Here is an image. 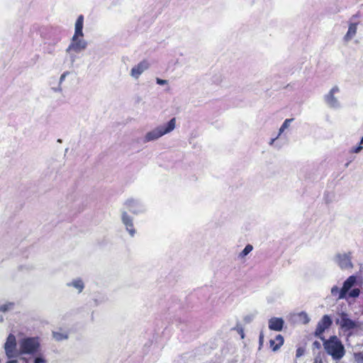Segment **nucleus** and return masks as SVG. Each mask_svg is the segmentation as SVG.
<instances>
[{"label": "nucleus", "mask_w": 363, "mask_h": 363, "mask_svg": "<svg viewBox=\"0 0 363 363\" xmlns=\"http://www.w3.org/2000/svg\"><path fill=\"white\" fill-rule=\"evenodd\" d=\"M279 137L277 136V138H273L271 140L270 143H269V145H272L274 143V142Z\"/></svg>", "instance_id": "nucleus-34"}, {"label": "nucleus", "mask_w": 363, "mask_h": 363, "mask_svg": "<svg viewBox=\"0 0 363 363\" xmlns=\"http://www.w3.org/2000/svg\"><path fill=\"white\" fill-rule=\"evenodd\" d=\"M340 289L337 286H333L331 289L330 293L333 296H339L340 295Z\"/></svg>", "instance_id": "nucleus-23"}, {"label": "nucleus", "mask_w": 363, "mask_h": 363, "mask_svg": "<svg viewBox=\"0 0 363 363\" xmlns=\"http://www.w3.org/2000/svg\"><path fill=\"white\" fill-rule=\"evenodd\" d=\"M294 120V118H287L284 121V123H282V125H281V127L279 130L278 137H279L284 133V131L290 126L291 123Z\"/></svg>", "instance_id": "nucleus-18"}, {"label": "nucleus", "mask_w": 363, "mask_h": 363, "mask_svg": "<svg viewBox=\"0 0 363 363\" xmlns=\"http://www.w3.org/2000/svg\"><path fill=\"white\" fill-rule=\"evenodd\" d=\"M124 209L129 211L134 215H139L146 212L145 203L140 199L129 198L123 203Z\"/></svg>", "instance_id": "nucleus-5"}, {"label": "nucleus", "mask_w": 363, "mask_h": 363, "mask_svg": "<svg viewBox=\"0 0 363 363\" xmlns=\"http://www.w3.org/2000/svg\"><path fill=\"white\" fill-rule=\"evenodd\" d=\"M121 222L125 227L126 231L128 233L131 238H133L136 234V230L134 227L133 218L130 216L125 209L121 210Z\"/></svg>", "instance_id": "nucleus-8"}, {"label": "nucleus", "mask_w": 363, "mask_h": 363, "mask_svg": "<svg viewBox=\"0 0 363 363\" xmlns=\"http://www.w3.org/2000/svg\"><path fill=\"white\" fill-rule=\"evenodd\" d=\"M313 347L315 348H317V349H319L320 348V343L318 342V341H315L313 343Z\"/></svg>", "instance_id": "nucleus-30"}, {"label": "nucleus", "mask_w": 363, "mask_h": 363, "mask_svg": "<svg viewBox=\"0 0 363 363\" xmlns=\"http://www.w3.org/2000/svg\"><path fill=\"white\" fill-rule=\"evenodd\" d=\"M301 350L300 349H298L297 351H296V356L297 357H299L301 355Z\"/></svg>", "instance_id": "nucleus-35"}, {"label": "nucleus", "mask_w": 363, "mask_h": 363, "mask_svg": "<svg viewBox=\"0 0 363 363\" xmlns=\"http://www.w3.org/2000/svg\"><path fill=\"white\" fill-rule=\"evenodd\" d=\"M4 322V317L2 315L0 316V323Z\"/></svg>", "instance_id": "nucleus-38"}, {"label": "nucleus", "mask_w": 363, "mask_h": 363, "mask_svg": "<svg viewBox=\"0 0 363 363\" xmlns=\"http://www.w3.org/2000/svg\"><path fill=\"white\" fill-rule=\"evenodd\" d=\"M357 277L354 275L349 277L343 283L342 287L340 290V295L337 297V300L344 299L346 298L347 293L355 285Z\"/></svg>", "instance_id": "nucleus-10"}, {"label": "nucleus", "mask_w": 363, "mask_h": 363, "mask_svg": "<svg viewBox=\"0 0 363 363\" xmlns=\"http://www.w3.org/2000/svg\"><path fill=\"white\" fill-rule=\"evenodd\" d=\"M274 340L277 342L276 345L274 347V351L275 352L284 344V337L281 335H277Z\"/></svg>", "instance_id": "nucleus-21"}, {"label": "nucleus", "mask_w": 363, "mask_h": 363, "mask_svg": "<svg viewBox=\"0 0 363 363\" xmlns=\"http://www.w3.org/2000/svg\"><path fill=\"white\" fill-rule=\"evenodd\" d=\"M340 92L337 86H333L330 91L324 96V101L327 106L330 108L338 109L341 107V104L338 99L335 96V94Z\"/></svg>", "instance_id": "nucleus-7"}, {"label": "nucleus", "mask_w": 363, "mask_h": 363, "mask_svg": "<svg viewBox=\"0 0 363 363\" xmlns=\"http://www.w3.org/2000/svg\"><path fill=\"white\" fill-rule=\"evenodd\" d=\"M83 26L84 16L80 15L78 16L75 22L74 33L71 39L69 46L66 49V52L70 55L72 62L75 60V56H74L72 53H80L84 51L88 45L87 41L83 38Z\"/></svg>", "instance_id": "nucleus-1"}, {"label": "nucleus", "mask_w": 363, "mask_h": 363, "mask_svg": "<svg viewBox=\"0 0 363 363\" xmlns=\"http://www.w3.org/2000/svg\"><path fill=\"white\" fill-rule=\"evenodd\" d=\"M46 361L43 357H36L34 359V363H45Z\"/></svg>", "instance_id": "nucleus-26"}, {"label": "nucleus", "mask_w": 363, "mask_h": 363, "mask_svg": "<svg viewBox=\"0 0 363 363\" xmlns=\"http://www.w3.org/2000/svg\"><path fill=\"white\" fill-rule=\"evenodd\" d=\"M241 337H242V338H244V335H243V333H242Z\"/></svg>", "instance_id": "nucleus-39"}, {"label": "nucleus", "mask_w": 363, "mask_h": 363, "mask_svg": "<svg viewBox=\"0 0 363 363\" xmlns=\"http://www.w3.org/2000/svg\"><path fill=\"white\" fill-rule=\"evenodd\" d=\"M362 144H363V137L361 138L360 142H359V145L361 146H362Z\"/></svg>", "instance_id": "nucleus-37"}, {"label": "nucleus", "mask_w": 363, "mask_h": 363, "mask_svg": "<svg viewBox=\"0 0 363 363\" xmlns=\"http://www.w3.org/2000/svg\"><path fill=\"white\" fill-rule=\"evenodd\" d=\"M335 262L342 269H348L352 267L351 259L347 255H337L335 258Z\"/></svg>", "instance_id": "nucleus-13"}, {"label": "nucleus", "mask_w": 363, "mask_h": 363, "mask_svg": "<svg viewBox=\"0 0 363 363\" xmlns=\"http://www.w3.org/2000/svg\"><path fill=\"white\" fill-rule=\"evenodd\" d=\"M149 67L150 63L147 60H143L131 69L130 76L137 79Z\"/></svg>", "instance_id": "nucleus-12"}, {"label": "nucleus", "mask_w": 363, "mask_h": 363, "mask_svg": "<svg viewBox=\"0 0 363 363\" xmlns=\"http://www.w3.org/2000/svg\"><path fill=\"white\" fill-rule=\"evenodd\" d=\"M360 291L359 289H353L348 292V296L351 298H357L359 296Z\"/></svg>", "instance_id": "nucleus-22"}, {"label": "nucleus", "mask_w": 363, "mask_h": 363, "mask_svg": "<svg viewBox=\"0 0 363 363\" xmlns=\"http://www.w3.org/2000/svg\"><path fill=\"white\" fill-rule=\"evenodd\" d=\"M349 165V162L346 163L345 166L347 167Z\"/></svg>", "instance_id": "nucleus-40"}, {"label": "nucleus", "mask_w": 363, "mask_h": 363, "mask_svg": "<svg viewBox=\"0 0 363 363\" xmlns=\"http://www.w3.org/2000/svg\"><path fill=\"white\" fill-rule=\"evenodd\" d=\"M6 355L9 359L16 357L20 354V350H17L16 337L13 334H9L4 344Z\"/></svg>", "instance_id": "nucleus-6"}, {"label": "nucleus", "mask_w": 363, "mask_h": 363, "mask_svg": "<svg viewBox=\"0 0 363 363\" xmlns=\"http://www.w3.org/2000/svg\"><path fill=\"white\" fill-rule=\"evenodd\" d=\"M362 149L363 147L359 145L358 146L353 147L350 152L354 153H359Z\"/></svg>", "instance_id": "nucleus-25"}, {"label": "nucleus", "mask_w": 363, "mask_h": 363, "mask_svg": "<svg viewBox=\"0 0 363 363\" xmlns=\"http://www.w3.org/2000/svg\"><path fill=\"white\" fill-rule=\"evenodd\" d=\"M284 320L281 318H272L269 320V328L271 330L281 331L283 329Z\"/></svg>", "instance_id": "nucleus-14"}, {"label": "nucleus", "mask_w": 363, "mask_h": 363, "mask_svg": "<svg viewBox=\"0 0 363 363\" xmlns=\"http://www.w3.org/2000/svg\"><path fill=\"white\" fill-rule=\"evenodd\" d=\"M301 315H303L304 316V318H305V320H304V323H307L309 322L310 320V318H308V316L307 315V314L306 313H302Z\"/></svg>", "instance_id": "nucleus-31"}, {"label": "nucleus", "mask_w": 363, "mask_h": 363, "mask_svg": "<svg viewBox=\"0 0 363 363\" xmlns=\"http://www.w3.org/2000/svg\"><path fill=\"white\" fill-rule=\"evenodd\" d=\"M156 82L159 85H164V84H167V80L162 79H160V78H157L156 79Z\"/></svg>", "instance_id": "nucleus-28"}, {"label": "nucleus", "mask_w": 363, "mask_h": 363, "mask_svg": "<svg viewBox=\"0 0 363 363\" xmlns=\"http://www.w3.org/2000/svg\"><path fill=\"white\" fill-rule=\"evenodd\" d=\"M6 363H28V360L25 357H21L18 359H11Z\"/></svg>", "instance_id": "nucleus-24"}, {"label": "nucleus", "mask_w": 363, "mask_h": 363, "mask_svg": "<svg viewBox=\"0 0 363 363\" xmlns=\"http://www.w3.org/2000/svg\"><path fill=\"white\" fill-rule=\"evenodd\" d=\"M68 74L67 72H64L60 77V84L65 79L66 76Z\"/></svg>", "instance_id": "nucleus-29"}, {"label": "nucleus", "mask_w": 363, "mask_h": 363, "mask_svg": "<svg viewBox=\"0 0 363 363\" xmlns=\"http://www.w3.org/2000/svg\"><path fill=\"white\" fill-rule=\"evenodd\" d=\"M40 344L38 337H25L19 342L20 354H34L39 348Z\"/></svg>", "instance_id": "nucleus-4"}, {"label": "nucleus", "mask_w": 363, "mask_h": 363, "mask_svg": "<svg viewBox=\"0 0 363 363\" xmlns=\"http://www.w3.org/2000/svg\"><path fill=\"white\" fill-rule=\"evenodd\" d=\"M14 303L13 302H7L4 304H0V311L6 313L13 309Z\"/></svg>", "instance_id": "nucleus-20"}, {"label": "nucleus", "mask_w": 363, "mask_h": 363, "mask_svg": "<svg viewBox=\"0 0 363 363\" xmlns=\"http://www.w3.org/2000/svg\"><path fill=\"white\" fill-rule=\"evenodd\" d=\"M263 342H264V334H263L262 332H261L260 334H259V349L262 346Z\"/></svg>", "instance_id": "nucleus-27"}, {"label": "nucleus", "mask_w": 363, "mask_h": 363, "mask_svg": "<svg viewBox=\"0 0 363 363\" xmlns=\"http://www.w3.org/2000/svg\"><path fill=\"white\" fill-rule=\"evenodd\" d=\"M52 337L56 341H62L68 339L69 333L67 331L60 328L58 330L52 331Z\"/></svg>", "instance_id": "nucleus-16"}, {"label": "nucleus", "mask_w": 363, "mask_h": 363, "mask_svg": "<svg viewBox=\"0 0 363 363\" xmlns=\"http://www.w3.org/2000/svg\"><path fill=\"white\" fill-rule=\"evenodd\" d=\"M323 341L324 349L334 359H340L345 354V348L341 341L335 335Z\"/></svg>", "instance_id": "nucleus-2"}, {"label": "nucleus", "mask_w": 363, "mask_h": 363, "mask_svg": "<svg viewBox=\"0 0 363 363\" xmlns=\"http://www.w3.org/2000/svg\"><path fill=\"white\" fill-rule=\"evenodd\" d=\"M314 363H323V362L321 361V359H318L317 358L315 359V362Z\"/></svg>", "instance_id": "nucleus-36"}, {"label": "nucleus", "mask_w": 363, "mask_h": 363, "mask_svg": "<svg viewBox=\"0 0 363 363\" xmlns=\"http://www.w3.org/2000/svg\"><path fill=\"white\" fill-rule=\"evenodd\" d=\"M66 285L68 287H73L77 289V292L79 294L82 293V291L84 289V283L83 282L82 279L80 278L75 279L72 280L69 282H67Z\"/></svg>", "instance_id": "nucleus-15"}, {"label": "nucleus", "mask_w": 363, "mask_h": 363, "mask_svg": "<svg viewBox=\"0 0 363 363\" xmlns=\"http://www.w3.org/2000/svg\"><path fill=\"white\" fill-rule=\"evenodd\" d=\"M53 90L55 91V92H57V91H62V88H61V84H59V86L57 87V88H53Z\"/></svg>", "instance_id": "nucleus-33"}, {"label": "nucleus", "mask_w": 363, "mask_h": 363, "mask_svg": "<svg viewBox=\"0 0 363 363\" xmlns=\"http://www.w3.org/2000/svg\"><path fill=\"white\" fill-rule=\"evenodd\" d=\"M253 250L252 245L248 244L247 245L245 248L240 252L238 257L240 258H244L245 256H247L250 252H252Z\"/></svg>", "instance_id": "nucleus-19"}, {"label": "nucleus", "mask_w": 363, "mask_h": 363, "mask_svg": "<svg viewBox=\"0 0 363 363\" xmlns=\"http://www.w3.org/2000/svg\"><path fill=\"white\" fill-rule=\"evenodd\" d=\"M333 321L331 318L328 315H324L318 323L315 331V335L321 339L322 340H324V337L322 336V335L326 329L330 327Z\"/></svg>", "instance_id": "nucleus-9"}, {"label": "nucleus", "mask_w": 363, "mask_h": 363, "mask_svg": "<svg viewBox=\"0 0 363 363\" xmlns=\"http://www.w3.org/2000/svg\"><path fill=\"white\" fill-rule=\"evenodd\" d=\"M176 125V118H172L167 123L159 125L146 133L144 138V142L148 143L156 140L162 136L172 132Z\"/></svg>", "instance_id": "nucleus-3"}, {"label": "nucleus", "mask_w": 363, "mask_h": 363, "mask_svg": "<svg viewBox=\"0 0 363 363\" xmlns=\"http://www.w3.org/2000/svg\"><path fill=\"white\" fill-rule=\"evenodd\" d=\"M270 347L272 348V350L274 351V347L276 345V342L274 340H269Z\"/></svg>", "instance_id": "nucleus-32"}, {"label": "nucleus", "mask_w": 363, "mask_h": 363, "mask_svg": "<svg viewBox=\"0 0 363 363\" xmlns=\"http://www.w3.org/2000/svg\"><path fill=\"white\" fill-rule=\"evenodd\" d=\"M337 324H340V327L345 330H350L356 328L357 324L355 321L348 318L347 313L342 312L340 314V320H337Z\"/></svg>", "instance_id": "nucleus-11"}, {"label": "nucleus", "mask_w": 363, "mask_h": 363, "mask_svg": "<svg viewBox=\"0 0 363 363\" xmlns=\"http://www.w3.org/2000/svg\"><path fill=\"white\" fill-rule=\"evenodd\" d=\"M356 33H357V23H350L349 26L347 33H346V35L345 36V40H347V41L350 40L355 35Z\"/></svg>", "instance_id": "nucleus-17"}]
</instances>
